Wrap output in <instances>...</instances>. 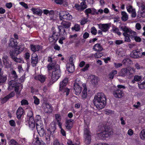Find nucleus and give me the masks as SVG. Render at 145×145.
I'll list each match as a JSON object with an SVG mask.
<instances>
[{
  "mask_svg": "<svg viewBox=\"0 0 145 145\" xmlns=\"http://www.w3.org/2000/svg\"><path fill=\"white\" fill-rule=\"evenodd\" d=\"M93 49L97 51H101L103 50V48L100 44H96L93 46Z\"/></svg>",
  "mask_w": 145,
  "mask_h": 145,
  "instance_id": "bb28decb",
  "label": "nucleus"
},
{
  "mask_svg": "<svg viewBox=\"0 0 145 145\" xmlns=\"http://www.w3.org/2000/svg\"><path fill=\"white\" fill-rule=\"evenodd\" d=\"M99 28L103 32H105L108 31L110 27V24H98Z\"/></svg>",
  "mask_w": 145,
  "mask_h": 145,
  "instance_id": "f8f14e48",
  "label": "nucleus"
},
{
  "mask_svg": "<svg viewBox=\"0 0 145 145\" xmlns=\"http://www.w3.org/2000/svg\"><path fill=\"white\" fill-rule=\"evenodd\" d=\"M103 54L101 52H98L94 54V57L95 58H100L103 55Z\"/></svg>",
  "mask_w": 145,
  "mask_h": 145,
  "instance_id": "de8ad7c7",
  "label": "nucleus"
},
{
  "mask_svg": "<svg viewBox=\"0 0 145 145\" xmlns=\"http://www.w3.org/2000/svg\"><path fill=\"white\" fill-rule=\"evenodd\" d=\"M90 77L91 84L94 86H97L98 84L97 77L93 75H91Z\"/></svg>",
  "mask_w": 145,
  "mask_h": 145,
  "instance_id": "a211bd4d",
  "label": "nucleus"
},
{
  "mask_svg": "<svg viewBox=\"0 0 145 145\" xmlns=\"http://www.w3.org/2000/svg\"><path fill=\"white\" fill-rule=\"evenodd\" d=\"M123 63L125 65L128 66L132 63V61L129 59L126 58L123 60Z\"/></svg>",
  "mask_w": 145,
  "mask_h": 145,
  "instance_id": "f704fd0d",
  "label": "nucleus"
},
{
  "mask_svg": "<svg viewBox=\"0 0 145 145\" xmlns=\"http://www.w3.org/2000/svg\"><path fill=\"white\" fill-rule=\"evenodd\" d=\"M59 66L58 65H56V67L55 70H53L51 77V79L54 82L56 81L60 77L61 71L59 69Z\"/></svg>",
  "mask_w": 145,
  "mask_h": 145,
  "instance_id": "423d86ee",
  "label": "nucleus"
},
{
  "mask_svg": "<svg viewBox=\"0 0 145 145\" xmlns=\"http://www.w3.org/2000/svg\"><path fill=\"white\" fill-rule=\"evenodd\" d=\"M56 124L54 122H52L50 124L48 129L47 133H45V141L47 144L50 143V136L54 133V132L56 129Z\"/></svg>",
  "mask_w": 145,
  "mask_h": 145,
  "instance_id": "f03ea898",
  "label": "nucleus"
},
{
  "mask_svg": "<svg viewBox=\"0 0 145 145\" xmlns=\"http://www.w3.org/2000/svg\"><path fill=\"white\" fill-rule=\"evenodd\" d=\"M63 91L64 92H66V95H68L69 94V89L67 88H64L63 89H62Z\"/></svg>",
  "mask_w": 145,
  "mask_h": 145,
  "instance_id": "338daca9",
  "label": "nucleus"
},
{
  "mask_svg": "<svg viewBox=\"0 0 145 145\" xmlns=\"http://www.w3.org/2000/svg\"><path fill=\"white\" fill-rule=\"evenodd\" d=\"M84 88V89L82 92V97L83 99H85L87 98V89L86 86L85 84H82Z\"/></svg>",
  "mask_w": 145,
  "mask_h": 145,
  "instance_id": "b1692460",
  "label": "nucleus"
},
{
  "mask_svg": "<svg viewBox=\"0 0 145 145\" xmlns=\"http://www.w3.org/2000/svg\"><path fill=\"white\" fill-rule=\"evenodd\" d=\"M91 9L90 8H88L86 9L85 10V13L87 15V16L88 17L89 16L88 14H91Z\"/></svg>",
  "mask_w": 145,
  "mask_h": 145,
  "instance_id": "864d4df0",
  "label": "nucleus"
},
{
  "mask_svg": "<svg viewBox=\"0 0 145 145\" xmlns=\"http://www.w3.org/2000/svg\"><path fill=\"white\" fill-rule=\"evenodd\" d=\"M35 121L34 117H31L29 118V126L32 129H33L35 127Z\"/></svg>",
  "mask_w": 145,
  "mask_h": 145,
  "instance_id": "393cba45",
  "label": "nucleus"
},
{
  "mask_svg": "<svg viewBox=\"0 0 145 145\" xmlns=\"http://www.w3.org/2000/svg\"><path fill=\"white\" fill-rule=\"evenodd\" d=\"M84 133L85 135V136L91 135H90V132L89 131V129L86 128H85L84 129Z\"/></svg>",
  "mask_w": 145,
  "mask_h": 145,
  "instance_id": "5fc2aeb1",
  "label": "nucleus"
},
{
  "mask_svg": "<svg viewBox=\"0 0 145 145\" xmlns=\"http://www.w3.org/2000/svg\"><path fill=\"white\" fill-rule=\"evenodd\" d=\"M39 121H36V126L39 135L41 137H43L45 133L44 127L41 124H39Z\"/></svg>",
  "mask_w": 145,
  "mask_h": 145,
  "instance_id": "1a4fd4ad",
  "label": "nucleus"
},
{
  "mask_svg": "<svg viewBox=\"0 0 145 145\" xmlns=\"http://www.w3.org/2000/svg\"><path fill=\"white\" fill-rule=\"evenodd\" d=\"M74 8H76V10H78L82 11V10H81V7L80 6V5L78 4H76Z\"/></svg>",
  "mask_w": 145,
  "mask_h": 145,
  "instance_id": "bf43d9fd",
  "label": "nucleus"
},
{
  "mask_svg": "<svg viewBox=\"0 0 145 145\" xmlns=\"http://www.w3.org/2000/svg\"><path fill=\"white\" fill-rule=\"evenodd\" d=\"M114 67L116 68H118L122 66V64L121 63H114Z\"/></svg>",
  "mask_w": 145,
  "mask_h": 145,
  "instance_id": "774afa93",
  "label": "nucleus"
},
{
  "mask_svg": "<svg viewBox=\"0 0 145 145\" xmlns=\"http://www.w3.org/2000/svg\"><path fill=\"white\" fill-rule=\"evenodd\" d=\"M113 131L111 128H105V130L98 134V137L101 139H105L113 134Z\"/></svg>",
  "mask_w": 145,
  "mask_h": 145,
  "instance_id": "39448f33",
  "label": "nucleus"
},
{
  "mask_svg": "<svg viewBox=\"0 0 145 145\" xmlns=\"http://www.w3.org/2000/svg\"><path fill=\"white\" fill-rule=\"evenodd\" d=\"M142 77L141 76L138 75H135L134 77V79L132 80V82L133 83H135V81L138 82L142 79Z\"/></svg>",
  "mask_w": 145,
  "mask_h": 145,
  "instance_id": "ea45409f",
  "label": "nucleus"
},
{
  "mask_svg": "<svg viewBox=\"0 0 145 145\" xmlns=\"http://www.w3.org/2000/svg\"><path fill=\"white\" fill-rule=\"evenodd\" d=\"M119 27L124 32L123 33L124 36L128 35L130 34V33L131 30L130 28L125 26H120Z\"/></svg>",
  "mask_w": 145,
  "mask_h": 145,
  "instance_id": "2eb2a0df",
  "label": "nucleus"
},
{
  "mask_svg": "<svg viewBox=\"0 0 145 145\" xmlns=\"http://www.w3.org/2000/svg\"><path fill=\"white\" fill-rule=\"evenodd\" d=\"M91 15H94L95 14H98L99 13L97 11V10L94 8H92L91 10Z\"/></svg>",
  "mask_w": 145,
  "mask_h": 145,
  "instance_id": "680f3d73",
  "label": "nucleus"
},
{
  "mask_svg": "<svg viewBox=\"0 0 145 145\" xmlns=\"http://www.w3.org/2000/svg\"><path fill=\"white\" fill-rule=\"evenodd\" d=\"M34 14H36L39 16H40L42 13V11L39 8H32L31 9Z\"/></svg>",
  "mask_w": 145,
  "mask_h": 145,
  "instance_id": "c756f323",
  "label": "nucleus"
},
{
  "mask_svg": "<svg viewBox=\"0 0 145 145\" xmlns=\"http://www.w3.org/2000/svg\"><path fill=\"white\" fill-rule=\"evenodd\" d=\"M9 98L7 96V95L5 97H4V98H3L1 100V103L2 104H4L5 102H6V101H8V99Z\"/></svg>",
  "mask_w": 145,
  "mask_h": 145,
  "instance_id": "13d9d810",
  "label": "nucleus"
},
{
  "mask_svg": "<svg viewBox=\"0 0 145 145\" xmlns=\"http://www.w3.org/2000/svg\"><path fill=\"white\" fill-rule=\"evenodd\" d=\"M9 145H20L16 141L13 139L10 140L9 142Z\"/></svg>",
  "mask_w": 145,
  "mask_h": 145,
  "instance_id": "a18cd8bd",
  "label": "nucleus"
},
{
  "mask_svg": "<svg viewBox=\"0 0 145 145\" xmlns=\"http://www.w3.org/2000/svg\"><path fill=\"white\" fill-rule=\"evenodd\" d=\"M71 24L70 22L63 21L61 22V24L65 28H69L70 27Z\"/></svg>",
  "mask_w": 145,
  "mask_h": 145,
  "instance_id": "473e14b6",
  "label": "nucleus"
},
{
  "mask_svg": "<svg viewBox=\"0 0 145 145\" xmlns=\"http://www.w3.org/2000/svg\"><path fill=\"white\" fill-rule=\"evenodd\" d=\"M68 81V79L67 78H65L60 82L59 84V90L60 91H62V89L65 88Z\"/></svg>",
  "mask_w": 145,
  "mask_h": 145,
  "instance_id": "6ab92c4d",
  "label": "nucleus"
},
{
  "mask_svg": "<svg viewBox=\"0 0 145 145\" xmlns=\"http://www.w3.org/2000/svg\"><path fill=\"white\" fill-rule=\"evenodd\" d=\"M126 8L128 12L130 13H131L133 12L134 10H135V9L133 8L132 6L131 5L127 7Z\"/></svg>",
  "mask_w": 145,
  "mask_h": 145,
  "instance_id": "8fccbe9b",
  "label": "nucleus"
},
{
  "mask_svg": "<svg viewBox=\"0 0 145 145\" xmlns=\"http://www.w3.org/2000/svg\"><path fill=\"white\" fill-rule=\"evenodd\" d=\"M80 25L78 24H75L74 27L71 28V29L72 31L75 30L76 31H79L80 30Z\"/></svg>",
  "mask_w": 145,
  "mask_h": 145,
  "instance_id": "4c0bfd02",
  "label": "nucleus"
},
{
  "mask_svg": "<svg viewBox=\"0 0 145 145\" xmlns=\"http://www.w3.org/2000/svg\"><path fill=\"white\" fill-rule=\"evenodd\" d=\"M56 62L55 60H54L52 62L50 63L47 66L48 70L49 71L52 69H54V70H55L56 67Z\"/></svg>",
  "mask_w": 145,
  "mask_h": 145,
  "instance_id": "aec40b11",
  "label": "nucleus"
},
{
  "mask_svg": "<svg viewBox=\"0 0 145 145\" xmlns=\"http://www.w3.org/2000/svg\"><path fill=\"white\" fill-rule=\"evenodd\" d=\"M11 74L12 75V77L14 79V80L17 81L18 80V76L14 70H12L11 71Z\"/></svg>",
  "mask_w": 145,
  "mask_h": 145,
  "instance_id": "c9c22d12",
  "label": "nucleus"
},
{
  "mask_svg": "<svg viewBox=\"0 0 145 145\" xmlns=\"http://www.w3.org/2000/svg\"><path fill=\"white\" fill-rule=\"evenodd\" d=\"M40 46L39 45H30L31 49L33 52L38 51L40 49Z\"/></svg>",
  "mask_w": 145,
  "mask_h": 145,
  "instance_id": "7c9ffc66",
  "label": "nucleus"
},
{
  "mask_svg": "<svg viewBox=\"0 0 145 145\" xmlns=\"http://www.w3.org/2000/svg\"><path fill=\"white\" fill-rule=\"evenodd\" d=\"M112 30L113 32L117 33L118 35L120 36L121 35V33L119 31L118 29L116 27L114 26L112 27Z\"/></svg>",
  "mask_w": 145,
  "mask_h": 145,
  "instance_id": "37998d69",
  "label": "nucleus"
},
{
  "mask_svg": "<svg viewBox=\"0 0 145 145\" xmlns=\"http://www.w3.org/2000/svg\"><path fill=\"white\" fill-rule=\"evenodd\" d=\"M74 120L72 119L68 120L65 122V126L67 129H71L73 127Z\"/></svg>",
  "mask_w": 145,
  "mask_h": 145,
  "instance_id": "f3484780",
  "label": "nucleus"
},
{
  "mask_svg": "<svg viewBox=\"0 0 145 145\" xmlns=\"http://www.w3.org/2000/svg\"><path fill=\"white\" fill-rule=\"evenodd\" d=\"M143 79L144 81L142 82L138 83L139 88L140 89H144L145 88V76L143 78Z\"/></svg>",
  "mask_w": 145,
  "mask_h": 145,
  "instance_id": "e433bc0d",
  "label": "nucleus"
},
{
  "mask_svg": "<svg viewBox=\"0 0 145 145\" xmlns=\"http://www.w3.org/2000/svg\"><path fill=\"white\" fill-rule=\"evenodd\" d=\"M16 81L13 80H11L8 83V89H12L13 87H14L15 91L16 92V94L19 95L20 92H18V90L19 89L21 90L23 88L22 85L18 82V84H17V82Z\"/></svg>",
  "mask_w": 145,
  "mask_h": 145,
  "instance_id": "20e7f679",
  "label": "nucleus"
},
{
  "mask_svg": "<svg viewBox=\"0 0 145 145\" xmlns=\"http://www.w3.org/2000/svg\"><path fill=\"white\" fill-rule=\"evenodd\" d=\"M33 112L31 110H29L28 111L27 114V116L29 118H31V117H33Z\"/></svg>",
  "mask_w": 145,
  "mask_h": 145,
  "instance_id": "4d7b16f0",
  "label": "nucleus"
},
{
  "mask_svg": "<svg viewBox=\"0 0 145 145\" xmlns=\"http://www.w3.org/2000/svg\"><path fill=\"white\" fill-rule=\"evenodd\" d=\"M38 57L35 53H33L31 55V64L33 67H35L38 63Z\"/></svg>",
  "mask_w": 145,
  "mask_h": 145,
  "instance_id": "4468645a",
  "label": "nucleus"
},
{
  "mask_svg": "<svg viewBox=\"0 0 145 145\" xmlns=\"http://www.w3.org/2000/svg\"><path fill=\"white\" fill-rule=\"evenodd\" d=\"M17 49V50L19 54L21 52L24 50V47L23 45H21L18 47V48H16Z\"/></svg>",
  "mask_w": 145,
  "mask_h": 145,
  "instance_id": "09e8293b",
  "label": "nucleus"
},
{
  "mask_svg": "<svg viewBox=\"0 0 145 145\" xmlns=\"http://www.w3.org/2000/svg\"><path fill=\"white\" fill-rule=\"evenodd\" d=\"M129 73V70L127 68L122 69L120 72V75L121 76H124Z\"/></svg>",
  "mask_w": 145,
  "mask_h": 145,
  "instance_id": "4be33fe9",
  "label": "nucleus"
},
{
  "mask_svg": "<svg viewBox=\"0 0 145 145\" xmlns=\"http://www.w3.org/2000/svg\"><path fill=\"white\" fill-rule=\"evenodd\" d=\"M93 103L99 109L103 108L106 104V99L103 93H100L95 95L93 99Z\"/></svg>",
  "mask_w": 145,
  "mask_h": 145,
  "instance_id": "f257e3e1",
  "label": "nucleus"
},
{
  "mask_svg": "<svg viewBox=\"0 0 145 145\" xmlns=\"http://www.w3.org/2000/svg\"><path fill=\"white\" fill-rule=\"evenodd\" d=\"M91 135L85 136L84 142L86 144H89L91 142Z\"/></svg>",
  "mask_w": 145,
  "mask_h": 145,
  "instance_id": "58836bf2",
  "label": "nucleus"
},
{
  "mask_svg": "<svg viewBox=\"0 0 145 145\" xmlns=\"http://www.w3.org/2000/svg\"><path fill=\"white\" fill-rule=\"evenodd\" d=\"M7 79L6 76L3 75L2 73L1 72V71H0V83H5Z\"/></svg>",
  "mask_w": 145,
  "mask_h": 145,
  "instance_id": "2f4dec72",
  "label": "nucleus"
},
{
  "mask_svg": "<svg viewBox=\"0 0 145 145\" xmlns=\"http://www.w3.org/2000/svg\"><path fill=\"white\" fill-rule=\"evenodd\" d=\"M142 50L141 48L134 50L131 54V57L134 58H137L140 57L142 56L141 54Z\"/></svg>",
  "mask_w": 145,
  "mask_h": 145,
  "instance_id": "9b49d317",
  "label": "nucleus"
},
{
  "mask_svg": "<svg viewBox=\"0 0 145 145\" xmlns=\"http://www.w3.org/2000/svg\"><path fill=\"white\" fill-rule=\"evenodd\" d=\"M67 69L68 71L70 73H72L74 70V64L67 63L66 65Z\"/></svg>",
  "mask_w": 145,
  "mask_h": 145,
  "instance_id": "412c9836",
  "label": "nucleus"
},
{
  "mask_svg": "<svg viewBox=\"0 0 145 145\" xmlns=\"http://www.w3.org/2000/svg\"><path fill=\"white\" fill-rule=\"evenodd\" d=\"M20 4L22 6L26 8H28V7L27 4L23 2H20Z\"/></svg>",
  "mask_w": 145,
  "mask_h": 145,
  "instance_id": "69168bd1",
  "label": "nucleus"
},
{
  "mask_svg": "<svg viewBox=\"0 0 145 145\" xmlns=\"http://www.w3.org/2000/svg\"><path fill=\"white\" fill-rule=\"evenodd\" d=\"M82 83L78 82L77 80L76 79L74 84V89L75 91L76 94L78 95L80 94L82 90L81 87Z\"/></svg>",
  "mask_w": 145,
  "mask_h": 145,
  "instance_id": "9d476101",
  "label": "nucleus"
},
{
  "mask_svg": "<svg viewBox=\"0 0 145 145\" xmlns=\"http://www.w3.org/2000/svg\"><path fill=\"white\" fill-rule=\"evenodd\" d=\"M8 44L9 46L13 47L16 46L18 43L16 40L12 38L10 39Z\"/></svg>",
  "mask_w": 145,
  "mask_h": 145,
  "instance_id": "a878e982",
  "label": "nucleus"
},
{
  "mask_svg": "<svg viewBox=\"0 0 145 145\" xmlns=\"http://www.w3.org/2000/svg\"><path fill=\"white\" fill-rule=\"evenodd\" d=\"M131 38L132 39L135 38V37L137 35L136 32L131 30V31L130 33V34L129 35Z\"/></svg>",
  "mask_w": 145,
  "mask_h": 145,
  "instance_id": "49530a36",
  "label": "nucleus"
},
{
  "mask_svg": "<svg viewBox=\"0 0 145 145\" xmlns=\"http://www.w3.org/2000/svg\"><path fill=\"white\" fill-rule=\"evenodd\" d=\"M23 109L21 107H19L16 111V115L17 118L18 119H20L22 116L23 113Z\"/></svg>",
  "mask_w": 145,
  "mask_h": 145,
  "instance_id": "5701e85b",
  "label": "nucleus"
},
{
  "mask_svg": "<svg viewBox=\"0 0 145 145\" xmlns=\"http://www.w3.org/2000/svg\"><path fill=\"white\" fill-rule=\"evenodd\" d=\"M21 105H28L29 103L25 99H23L21 101Z\"/></svg>",
  "mask_w": 145,
  "mask_h": 145,
  "instance_id": "6e6d98bb",
  "label": "nucleus"
},
{
  "mask_svg": "<svg viewBox=\"0 0 145 145\" xmlns=\"http://www.w3.org/2000/svg\"><path fill=\"white\" fill-rule=\"evenodd\" d=\"M91 33L94 35L96 34L97 33V30L94 27H91Z\"/></svg>",
  "mask_w": 145,
  "mask_h": 145,
  "instance_id": "3c124183",
  "label": "nucleus"
},
{
  "mask_svg": "<svg viewBox=\"0 0 145 145\" xmlns=\"http://www.w3.org/2000/svg\"><path fill=\"white\" fill-rule=\"evenodd\" d=\"M59 19L61 20L63 19L71 20L72 18V16L68 12L61 11L59 12Z\"/></svg>",
  "mask_w": 145,
  "mask_h": 145,
  "instance_id": "6e6552de",
  "label": "nucleus"
},
{
  "mask_svg": "<svg viewBox=\"0 0 145 145\" xmlns=\"http://www.w3.org/2000/svg\"><path fill=\"white\" fill-rule=\"evenodd\" d=\"M4 64L7 68H9L11 67V64L9 63L8 61L4 62Z\"/></svg>",
  "mask_w": 145,
  "mask_h": 145,
  "instance_id": "0e129e2a",
  "label": "nucleus"
},
{
  "mask_svg": "<svg viewBox=\"0 0 145 145\" xmlns=\"http://www.w3.org/2000/svg\"><path fill=\"white\" fill-rule=\"evenodd\" d=\"M53 145H63V144H60L57 139H55L53 142Z\"/></svg>",
  "mask_w": 145,
  "mask_h": 145,
  "instance_id": "052dcab7",
  "label": "nucleus"
},
{
  "mask_svg": "<svg viewBox=\"0 0 145 145\" xmlns=\"http://www.w3.org/2000/svg\"><path fill=\"white\" fill-rule=\"evenodd\" d=\"M114 96L118 98H121L124 95L123 91L122 90L117 89L114 90L113 92Z\"/></svg>",
  "mask_w": 145,
  "mask_h": 145,
  "instance_id": "ddd939ff",
  "label": "nucleus"
},
{
  "mask_svg": "<svg viewBox=\"0 0 145 145\" xmlns=\"http://www.w3.org/2000/svg\"><path fill=\"white\" fill-rule=\"evenodd\" d=\"M74 59V55H72L70 58L69 60V63L74 64L73 61Z\"/></svg>",
  "mask_w": 145,
  "mask_h": 145,
  "instance_id": "e2e57ef3",
  "label": "nucleus"
},
{
  "mask_svg": "<svg viewBox=\"0 0 145 145\" xmlns=\"http://www.w3.org/2000/svg\"><path fill=\"white\" fill-rule=\"evenodd\" d=\"M35 78L37 80H39L41 82H44L45 80V76L41 75L36 76L35 77Z\"/></svg>",
  "mask_w": 145,
  "mask_h": 145,
  "instance_id": "c85d7f7f",
  "label": "nucleus"
},
{
  "mask_svg": "<svg viewBox=\"0 0 145 145\" xmlns=\"http://www.w3.org/2000/svg\"><path fill=\"white\" fill-rule=\"evenodd\" d=\"M117 72L116 70H114L111 72L108 75L109 79H112L114 78V76L117 74Z\"/></svg>",
  "mask_w": 145,
  "mask_h": 145,
  "instance_id": "72a5a7b5",
  "label": "nucleus"
},
{
  "mask_svg": "<svg viewBox=\"0 0 145 145\" xmlns=\"http://www.w3.org/2000/svg\"><path fill=\"white\" fill-rule=\"evenodd\" d=\"M58 29L59 30L58 32H57L56 30H54L53 32V35L52 36L49 37V40L50 42L52 44H54L56 43L60 35V32L61 29H63L64 27L61 25L58 26Z\"/></svg>",
  "mask_w": 145,
  "mask_h": 145,
  "instance_id": "7ed1b4c3",
  "label": "nucleus"
},
{
  "mask_svg": "<svg viewBox=\"0 0 145 145\" xmlns=\"http://www.w3.org/2000/svg\"><path fill=\"white\" fill-rule=\"evenodd\" d=\"M33 98L34 99V103L36 105H38L39 103V100L36 97L34 96Z\"/></svg>",
  "mask_w": 145,
  "mask_h": 145,
  "instance_id": "603ef678",
  "label": "nucleus"
},
{
  "mask_svg": "<svg viewBox=\"0 0 145 145\" xmlns=\"http://www.w3.org/2000/svg\"><path fill=\"white\" fill-rule=\"evenodd\" d=\"M36 138L37 140L35 143V145H43L45 144V143L42 140H39V138L37 137Z\"/></svg>",
  "mask_w": 145,
  "mask_h": 145,
  "instance_id": "a19ab883",
  "label": "nucleus"
},
{
  "mask_svg": "<svg viewBox=\"0 0 145 145\" xmlns=\"http://www.w3.org/2000/svg\"><path fill=\"white\" fill-rule=\"evenodd\" d=\"M80 6L81 10H82V11L86 8L87 7V6L86 5L85 1H83L81 3Z\"/></svg>",
  "mask_w": 145,
  "mask_h": 145,
  "instance_id": "c03bdc74",
  "label": "nucleus"
},
{
  "mask_svg": "<svg viewBox=\"0 0 145 145\" xmlns=\"http://www.w3.org/2000/svg\"><path fill=\"white\" fill-rule=\"evenodd\" d=\"M140 137L142 140H145V129L141 131L140 133Z\"/></svg>",
  "mask_w": 145,
  "mask_h": 145,
  "instance_id": "79ce46f5",
  "label": "nucleus"
},
{
  "mask_svg": "<svg viewBox=\"0 0 145 145\" xmlns=\"http://www.w3.org/2000/svg\"><path fill=\"white\" fill-rule=\"evenodd\" d=\"M121 14L122 16L121 19L123 21L125 22L128 19V16L125 11L121 12Z\"/></svg>",
  "mask_w": 145,
  "mask_h": 145,
  "instance_id": "cd10ccee",
  "label": "nucleus"
},
{
  "mask_svg": "<svg viewBox=\"0 0 145 145\" xmlns=\"http://www.w3.org/2000/svg\"><path fill=\"white\" fill-rule=\"evenodd\" d=\"M42 108L44 112L46 113H50L52 109L51 106L49 104L45 103L43 105Z\"/></svg>",
  "mask_w": 145,
  "mask_h": 145,
  "instance_id": "dca6fc26",
  "label": "nucleus"
},
{
  "mask_svg": "<svg viewBox=\"0 0 145 145\" xmlns=\"http://www.w3.org/2000/svg\"><path fill=\"white\" fill-rule=\"evenodd\" d=\"M9 54L10 57L14 61L18 63H20L21 62L22 59L20 58L17 57L18 55L19 54L17 49L15 48L14 49L10 51Z\"/></svg>",
  "mask_w": 145,
  "mask_h": 145,
  "instance_id": "0eeeda50",
  "label": "nucleus"
}]
</instances>
